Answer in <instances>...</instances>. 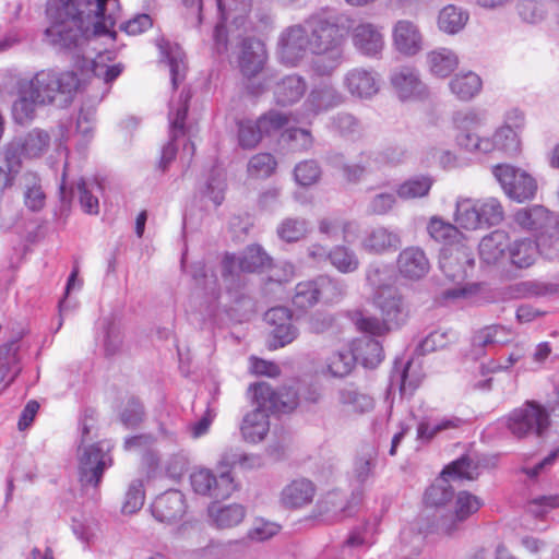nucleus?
<instances>
[{"instance_id":"nucleus-1","label":"nucleus","mask_w":559,"mask_h":559,"mask_svg":"<svg viewBox=\"0 0 559 559\" xmlns=\"http://www.w3.org/2000/svg\"><path fill=\"white\" fill-rule=\"evenodd\" d=\"M49 26L45 41L59 50H72L90 36L116 38L114 27L120 17L119 0H48Z\"/></svg>"},{"instance_id":"nucleus-2","label":"nucleus","mask_w":559,"mask_h":559,"mask_svg":"<svg viewBox=\"0 0 559 559\" xmlns=\"http://www.w3.org/2000/svg\"><path fill=\"white\" fill-rule=\"evenodd\" d=\"M342 34L335 21L313 14L302 24L286 28L280 38V56L283 62L296 64L307 51L320 56L314 70L320 75H329L343 60Z\"/></svg>"},{"instance_id":"nucleus-3","label":"nucleus","mask_w":559,"mask_h":559,"mask_svg":"<svg viewBox=\"0 0 559 559\" xmlns=\"http://www.w3.org/2000/svg\"><path fill=\"white\" fill-rule=\"evenodd\" d=\"M20 83L26 88L24 93H31L43 106L57 102L67 105L79 88L80 80L74 71L45 69Z\"/></svg>"},{"instance_id":"nucleus-4","label":"nucleus","mask_w":559,"mask_h":559,"mask_svg":"<svg viewBox=\"0 0 559 559\" xmlns=\"http://www.w3.org/2000/svg\"><path fill=\"white\" fill-rule=\"evenodd\" d=\"M90 429L87 425L82 427V440L78 450L79 477L83 488H92L97 492L104 472L112 465L110 451L112 444L109 441H99L85 445V436Z\"/></svg>"},{"instance_id":"nucleus-5","label":"nucleus","mask_w":559,"mask_h":559,"mask_svg":"<svg viewBox=\"0 0 559 559\" xmlns=\"http://www.w3.org/2000/svg\"><path fill=\"white\" fill-rule=\"evenodd\" d=\"M508 431L516 439L543 438L551 426L550 412L542 403L527 400L503 418Z\"/></svg>"},{"instance_id":"nucleus-6","label":"nucleus","mask_w":559,"mask_h":559,"mask_svg":"<svg viewBox=\"0 0 559 559\" xmlns=\"http://www.w3.org/2000/svg\"><path fill=\"white\" fill-rule=\"evenodd\" d=\"M479 475V465L468 456H462L448 465L441 478L425 492V502L430 507H442L453 498L450 480H474Z\"/></svg>"},{"instance_id":"nucleus-7","label":"nucleus","mask_w":559,"mask_h":559,"mask_svg":"<svg viewBox=\"0 0 559 559\" xmlns=\"http://www.w3.org/2000/svg\"><path fill=\"white\" fill-rule=\"evenodd\" d=\"M272 263L271 257L259 245L248 246L239 255L226 253L222 266L223 278L228 289L240 286V273L261 272Z\"/></svg>"},{"instance_id":"nucleus-8","label":"nucleus","mask_w":559,"mask_h":559,"mask_svg":"<svg viewBox=\"0 0 559 559\" xmlns=\"http://www.w3.org/2000/svg\"><path fill=\"white\" fill-rule=\"evenodd\" d=\"M455 143L467 153L489 154L491 143L489 136H481L480 128L484 119L474 111L459 112L454 118Z\"/></svg>"},{"instance_id":"nucleus-9","label":"nucleus","mask_w":559,"mask_h":559,"mask_svg":"<svg viewBox=\"0 0 559 559\" xmlns=\"http://www.w3.org/2000/svg\"><path fill=\"white\" fill-rule=\"evenodd\" d=\"M492 174L504 193L516 202L531 200L537 192L535 178L521 168L502 164L495 166Z\"/></svg>"},{"instance_id":"nucleus-10","label":"nucleus","mask_w":559,"mask_h":559,"mask_svg":"<svg viewBox=\"0 0 559 559\" xmlns=\"http://www.w3.org/2000/svg\"><path fill=\"white\" fill-rule=\"evenodd\" d=\"M483 506L484 501L479 497L466 490L459 491L454 499L453 511L438 516L436 531L447 535L457 532L463 523L476 514Z\"/></svg>"},{"instance_id":"nucleus-11","label":"nucleus","mask_w":559,"mask_h":559,"mask_svg":"<svg viewBox=\"0 0 559 559\" xmlns=\"http://www.w3.org/2000/svg\"><path fill=\"white\" fill-rule=\"evenodd\" d=\"M191 487L195 493L214 499H227L237 489L229 472H222L218 477L207 468L195 469L190 475Z\"/></svg>"},{"instance_id":"nucleus-12","label":"nucleus","mask_w":559,"mask_h":559,"mask_svg":"<svg viewBox=\"0 0 559 559\" xmlns=\"http://www.w3.org/2000/svg\"><path fill=\"white\" fill-rule=\"evenodd\" d=\"M473 264L472 250L462 243H447L440 251L439 267L452 282H463Z\"/></svg>"},{"instance_id":"nucleus-13","label":"nucleus","mask_w":559,"mask_h":559,"mask_svg":"<svg viewBox=\"0 0 559 559\" xmlns=\"http://www.w3.org/2000/svg\"><path fill=\"white\" fill-rule=\"evenodd\" d=\"M222 22L215 26L214 41L218 53L227 50V35L224 22L231 20L237 27L241 26L251 11L252 0H215Z\"/></svg>"},{"instance_id":"nucleus-14","label":"nucleus","mask_w":559,"mask_h":559,"mask_svg":"<svg viewBox=\"0 0 559 559\" xmlns=\"http://www.w3.org/2000/svg\"><path fill=\"white\" fill-rule=\"evenodd\" d=\"M373 304L382 318L393 328L399 329L408 317V309L396 287H385L373 293Z\"/></svg>"},{"instance_id":"nucleus-15","label":"nucleus","mask_w":559,"mask_h":559,"mask_svg":"<svg viewBox=\"0 0 559 559\" xmlns=\"http://www.w3.org/2000/svg\"><path fill=\"white\" fill-rule=\"evenodd\" d=\"M249 391L260 406H267L270 411L288 413L298 405L297 392L292 388L274 391L266 382H259L250 385Z\"/></svg>"},{"instance_id":"nucleus-16","label":"nucleus","mask_w":559,"mask_h":559,"mask_svg":"<svg viewBox=\"0 0 559 559\" xmlns=\"http://www.w3.org/2000/svg\"><path fill=\"white\" fill-rule=\"evenodd\" d=\"M390 82L401 100L421 99L427 96V87L414 68L401 67L393 70Z\"/></svg>"},{"instance_id":"nucleus-17","label":"nucleus","mask_w":559,"mask_h":559,"mask_svg":"<svg viewBox=\"0 0 559 559\" xmlns=\"http://www.w3.org/2000/svg\"><path fill=\"white\" fill-rule=\"evenodd\" d=\"M190 99V93L182 91L179 96V103L177 108H170L169 121H170V141L167 143L162 151L159 167L165 170L167 165L174 160L177 153V147L174 145V140L178 134L183 133L185 121L188 114V103Z\"/></svg>"},{"instance_id":"nucleus-18","label":"nucleus","mask_w":559,"mask_h":559,"mask_svg":"<svg viewBox=\"0 0 559 559\" xmlns=\"http://www.w3.org/2000/svg\"><path fill=\"white\" fill-rule=\"evenodd\" d=\"M344 86L350 95L368 99L380 90V76L373 70L354 68L344 76Z\"/></svg>"},{"instance_id":"nucleus-19","label":"nucleus","mask_w":559,"mask_h":559,"mask_svg":"<svg viewBox=\"0 0 559 559\" xmlns=\"http://www.w3.org/2000/svg\"><path fill=\"white\" fill-rule=\"evenodd\" d=\"M317 493L314 483L300 477L290 480L280 493V503L286 509H301L312 503Z\"/></svg>"},{"instance_id":"nucleus-20","label":"nucleus","mask_w":559,"mask_h":559,"mask_svg":"<svg viewBox=\"0 0 559 559\" xmlns=\"http://www.w3.org/2000/svg\"><path fill=\"white\" fill-rule=\"evenodd\" d=\"M336 406L346 415H362L373 409V397L354 384H346L336 391Z\"/></svg>"},{"instance_id":"nucleus-21","label":"nucleus","mask_w":559,"mask_h":559,"mask_svg":"<svg viewBox=\"0 0 559 559\" xmlns=\"http://www.w3.org/2000/svg\"><path fill=\"white\" fill-rule=\"evenodd\" d=\"M352 40L355 48L369 57L378 56L384 47V36L381 28L370 22H360L352 29Z\"/></svg>"},{"instance_id":"nucleus-22","label":"nucleus","mask_w":559,"mask_h":559,"mask_svg":"<svg viewBox=\"0 0 559 559\" xmlns=\"http://www.w3.org/2000/svg\"><path fill=\"white\" fill-rule=\"evenodd\" d=\"M396 264L403 277L414 281L425 277L430 270L425 251L416 246L404 248L397 255Z\"/></svg>"},{"instance_id":"nucleus-23","label":"nucleus","mask_w":559,"mask_h":559,"mask_svg":"<svg viewBox=\"0 0 559 559\" xmlns=\"http://www.w3.org/2000/svg\"><path fill=\"white\" fill-rule=\"evenodd\" d=\"M153 516L163 523H171L186 512L185 496L179 490H168L158 496L151 506Z\"/></svg>"},{"instance_id":"nucleus-24","label":"nucleus","mask_w":559,"mask_h":559,"mask_svg":"<svg viewBox=\"0 0 559 559\" xmlns=\"http://www.w3.org/2000/svg\"><path fill=\"white\" fill-rule=\"evenodd\" d=\"M392 37L395 49L404 56H415L423 49V35L412 21H397L393 26Z\"/></svg>"},{"instance_id":"nucleus-25","label":"nucleus","mask_w":559,"mask_h":559,"mask_svg":"<svg viewBox=\"0 0 559 559\" xmlns=\"http://www.w3.org/2000/svg\"><path fill=\"white\" fill-rule=\"evenodd\" d=\"M402 243L400 235L388 227L376 226L366 233L361 248L372 254L395 251Z\"/></svg>"},{"instance_id":"nucleus-26","label":"nucleus","mask_w":559,"mask_h":559,"mask_svg":"<svg viewBox=\"0 0 559 559\" xmlns=\"http://www.w3.org/2000/svg\"><path fill=\"white\" fill-rule=\"evenodd\" d=\"M345 102L343 94L332 85L322 84L312 88L305 102V109L319 115L341 106Z\"/></svg>"},{"instance_id":"nucleus-27","label":"nucleus","mask_w":559,"mask_h":559,"mask_svg":"<svg viewBox=\"0 0 559 559\" xmlns=\"http://www.w3.org/2000/svg\"><path fill=\"white\" fill-rule=\"evenodd\" d=\"M266 60V51L264 45L253 38H246L241 45V53L239 56V69L243 76L251 79L260 73Z\"/></svg>"},{"instance_id":"nucleus-28","label":"nucleus","mask_w":559,"mask_h":559,"mask_svg":"<svg viewBox=\"0 0 559 559\" xmlns=\"http://www.w3.org/2000/svg\"><path fill=\"white\" fill-rule=\"evenodd\" d=\"M307 91V83L300 75L282 78L273 87L274 100L280 106H290L299 102Z\"/></svg>"},{"instance_id":"nucleus-29","label":"nucleus","mask_w":559,"mask_h":559,"mask_svg":"<svg viewBox=\"0 0 559 559\" xmlns=\"http://www.w3.org/2000/svg\"><path fill=\"white\" fill-rule=\"evenodd\" d=\"M257 404L258 406L245 416L241 425L243 438L251 443L262 441L270 428L266 414L267 406H260L259 402Z\"/></svg>"},{"instance_id":"nucleus-30","label":"nucleus","mask_w":559,"mask_h":559,"mask_svg":"<svg viewBox=\"0 0 559 559\" xmlns=\"http://www.w3.org/2000/svg\"><path fill=\"white\" fill-rule=\"evenodd\" d=\"M509 236L504 230H495L485 236L478 246L479 258L487 264H496L509 251Z\"/></svg>"},{"instance_id":"nucleus-31","label":"nucleus","mask_w":559,"mask_h":559,"mask_svg":"<svg viewBox=\"0 0 559 559\" xmlns=\"http://www.w3.org/2000/svg\"><path fill=\"white\" fill-rule=\"evenodd\" d=\"M362 495L360 491L353 492L349 500H346L340 492H329L319 506L325 512H333L341 518L352 516L360 504Z\"/></svg>"},{"instance_id":"nucleus-32","label":"nucleus","mask_w":559,"mask_h":559,"mask_svg":"<svg viewBox=\"0 0 559 559\" xmlns=\"http://www.w3.org/2000/svg\"><path fill=\"white\" fill-rule=\"evenodd\" d=\"M451 92L461 100L474 98L483 87V81L473 71L460 72L449 82Z\"/></svg>"},{"instance_id":"nucleus-33","label":"nucleus","mask_w":559,"mask_h":559,"mask_svg":"<svg viewBox=\"0 0 559 559\" xmlns=\"http://www.w3.org/2000/svg\"><path fill=\"white\" fill-rule=\"evenodd\" d=\"M429 71L439 78L449 76L459 66L457 55L448 48H437L427 53Z\"/></svg>"},{"instance_id":"nucleus-34","label":"nucleus","mask_w":559,"mask_h":559,"mask_svg":"<svg viewBox=\"0 0 559 559\" xmlns=\"http://www.w3.org/2000/svg\"><path fill=\"white\" fill-rule=\"evenodd\" d=\"M209 515L216 527L229 528L242 522L246 509L237 503L224 507L213 503L209 508Z\"/></svg>"},{"instance_id":"nucleus-35","label":"nucleus","mask_w":559,"mask_h":559,"mask_svg":"<svg viewBox=\"0 0 559 559\" xmlns=\"http://www.w3.org/2000/svg\"><path fill=\"white\" fill-rule=\"evenodd\" d=\"M353 354L356 361H360L366 368L377 367L383 359V348L379 341L362 337L354 343Z\"/></svg>"},{"instance_id":"nucleus-36","label":"nucleus","mask_w":559,"mask_h":559,"mask_svg":"<svg viewBox=\"0 0 559 559\" xmlns=\"http://www.w3.org/2000/svg\"><path fill=\"white\" fill-rule=\"evenodd\" d=\"M26 88L19 82L17 98L12 105V116L16 123H29L36 115V109L43 106L31 93H24Z\"/></svg>"},{"instance_id":"nucleus-37","label":"nucleus","mask_w":559,"mask_h":559,"mask_svg":"<svg viewBox=\"0 0 559 559\" xmlns=\"http://www.w3.org/2000/svg\"><path fill=\"white\" fill-rule=\"evenodd\" d=\"M433 182V178L428 175L409 177L397 186L396 195L404 201L426 198Z\"/></svg>"},{"instance_id":"nucleus-38","label":"nucleus","mask_w":559,"mask_h":559,"mask_svg":"<svg viewBox=\"0 0 559 559\" xmlns=\"http://www.w3.org/2000/svg\"><path fill=\"white\" fill-rule=\"evenodd\" d=\"M50 135L45 130L35 128L19 139L23 157L33 159L41 157L50 146Z\"/></svg>"},{"instance_id":"nucleus-39","label":"nucleus","mask_w":559,"mask_h":559,"mask_svg":"<svg viewBox=\"0 0 559 559\" xmlns=\"http://www.w3.org/2000/svg\"><path fill=\"white\" fill-rule=\"evenodd\" d=\"M463 424L459 417L429 419L424 418L417 426V440L427 443L437 435L450 429H456Z\"/></svg>"},{"instance_id":"nucleus-40","label":"nucleus","mask_w":559,"mask_h":559,"mask_svg":"<svg viewBox=\"0 0 559 559\" xmlns=\"http://www.w3.org/2000/svg\"><path fill=\"white\" fill-rule=\"evenodd\" d=\"M538 254V246L531 238L515 240L509 247V258L513 265L520 269L531 266Z\"/></svg>"},{"instance_id":"nucleus-41","label":"nucleus","mask_w":559,"mask_h":559,"mask_svg":"<svg viewBox=\"0 0 559 559\" xmlns=\"http://www.w3.org/2000/svg\"><path fill=\"white\" fill-rule=\"evenodd\" d=\"M454 217L455 222L465 229L474 230L481 227L479 201L460 197L456 200Z\"/></svg>"},{"instance_id":"nucleus-42","label":"nucleus","mask_w":559,"mask_h":559,"mask_svg":"<svg viewBox=\"0 0 559 559\" xmlns=\"http://www.w3.org/2000/svg\"><path fill=\"white\" fill-rule=\"evenodd\" d=\"M549 221V211L542 205L524 207L514 214V222L521 228L528 230L542 229L548 225Z\"/></svg>"},{"instance_id":"nucleus-43","label":"nucleus","mask_w":559,"mask_h":559,"mask_svg":"<svg viewBox=\"0 0 559 559\" xmlns=\"http://www.w3.org/2000/svg\"><path fill=\"white\" fill-rule=\"evenodd\" d=\"M489 142L492 146L490 153L499 151L507 155H515L520 152V138L516 131L510 126L498 128L492 136H489Z\"/></svg>"},{"instance_id":"nucleus-44","label":"nucleus","mask_w":559,"mask_h":559,"mask_svg":"<svg viewBox=\"0 0 559 559\" xmlns=\"http://www.w3.org/2000/svg\"><path fill=\"white\" fill-rule=\"evenodd\" d=\"M467 21L468 13L453 4L444 7L438 15V26L440 31L447 34L459 33Z\"/></svg>"},{"instance_id":"nucleus-45","label":"nucleus","mask_w":559,"mask_h":559,"mask_svg":"<svg viewBox=\"0 0 559 559\" xmlns=\"http://www.w3.org/2000/svg\"><path fill=\"white\" fill-rule=\"evenodd\" d=\"M329 261L341 273H353L360 264L356 252L343 245L335 246L329 251Z\"/></svg>"},{"instance_id":"nucleus-46","label":"nucleus","mask_w":559,"mask_h":559,"mask_svg":"<svg viewBox=\"0 0 559 559\" xmlns=\"http://www.w3.org/2000/svg\"><path fill=\"white\" fill-rule=\"evenodd\" d=\"M24 179L25 205L33 212L41 210L45 205L46 194L41 189L40 179L35 173H26Z\"/></svg>"},{"instance_id":"nucleus-47","label":"nucleus","mask_w":559,"mask_h":559,"mask_svg":"<svg viewBox=\"0 0 559 559\" xmlns=\"http://www.w3.org/2000/svg\"><path fill=\"white\" fill-rule=\"evenodd\" d=\"M355 362L353 350H337L326 359V370L333 377L343 378L350 373Z\"/></svg>"},{"instance_id":"nucleus-48","label":"nucleus","mask_w":559,"mask_h":559,"mask_svg":"<svg viewBox=\"0 0 559 559\" xmlns=\"http://www.w3.org/2000/svg\"><path fill=\"white\" fill-rule=\"evenodd\" d=\"M320 301L317 280L300 282L295 287L293 304L295 307L306 310Z\"/></svg>"},{"instance_id":"nucleus-49","label":"nucleus","mask_w":559,"mask_h":559,"mask_svg":"<svg viewBox=\"0 0 559 559\" xmlns=\"http://www.w3.org/2000/svg\"><path fill=\"white\" fill-rule=\"evenodd\" d=\"M353 321L359 331L373 336H382L394 330L383 318L379 319L362 312L355 313Z\"/></svg>"},{"instance_id":"nucleus-50","label":"nucleus","mask_w":559,"mask_h":559,"mask_svg":"<svg viewBox=\"0 0 559 559\" xmlns=\"http://www.w3.org/2000/svg\"><path fill=\"white\" fill-rule=\"evenodd\" d=\"M308 233V223L302 218H285L277 227L278 237L286 242H295Z\"/></svg>"},{"instance_id":"nucleus-51","label":"nucleus","mask_w":559,"mask_h":559,"mask_svg":"<svg viewBox=\"0 0 559 559\" xmlns=\"http://www.w3.org/2000/svg\"><path fill=\"white\" fill-rule=\"evenodd\" d=\"M428 234L437 241L447 243H454L461 234L456 226L444 222L439 217H432L427 226Z\"/></svg>"},{"instance_id":"nucleus-52","label":"nucleus","mask_w":559,"mask_h":559,"mask_svg":"<svg viewBox=\"0 0 559 559\" xmlns=\"http://www.w3.org/2000/svg\"><path fill=\"white\" fill-rule=\"evenodd\" d=\"M366 280L374 292L382 290L385 287H394L392 285V271L385 264H370L366 271Z\"/></svg>"},{"instance_id":"nucleus-53","label":"nucleus","mask_w":559,"mask_h":559,"mask_svg":"<svg viewBox=\"0 0 559 559\" xmlns=\"http://www.w3.org/2000/svg\"><path fill=\"white\" fill-rule=\"evenodd\" d=\"M316 280L320 301L333 302L338 300L345 294V285L337 280L324 275L318 276Z\"/></svg>"},{"instance_id":"nucleus-54","label":"nucleus","mask_w":559,"mask_h":559,"mask_svg":"<svg viewBox=\"0 0 559 559\" xmlns=\"http://www.w3.org/2000/svg\"><path fill=\"white\" fill-rule=\"evenodd\" d=\"M421 378L414 374L412 362L408 361L401 371H394L391 376V385H399L402 395L412 394L419 385Z\"/></svg>"},{"instance_id":"nucleus-55","label":"nucleus","mask_w":559,"mask_h":559,"mask_svg":"<svg viewBox=\"0 0 559 559\" xmlns=\"http://www.w3.org/2000/svg\"><path fill=\"white\" fill-rule=\"evenodd\" d=\"M479 214L481 226L498 225L503 219L502 205L493 198L479 201Z\"/></svg>"},{"instance_id":"nucleus-56","label":"nucleus","mask_w":559,"mask_h":559,"mask_svg":"<svg viewBox=\"0 0 559 559\" xmlns=\"http://www.w3.org/2000/svg\"><path fill=\"white\" fill-rule=\"evenodd\" d=\"M453 336V333L447 331H433L418 344L416 352L419 355H426L442 349L451 342Z\"/></svg>"},{"instance_id":"nucleus-57","label":"nucleus","mask_w":559,"mask_h":559,"mask_svg":"<svg viewBox=\"0 0 559 559\" xmlns=\"http://www.w3.org/2000/svg\"><path fill=\"white\" fill-rule=\"evenodd\" d=\"M22 156H23V148L21 147L20 143L16 141H12L4 147L3 151V158H4V165H5V173L10 174L12 176V179L15 180L17 175L21 171L22 168Z\"/></svg>"},{"instance_id":"nucleus-58","label":"nucleus","mask_w":559,"mask_h":559,"mask_svg":"<svg viewBox=\"0 0 559 559\" xmlns=\"http://www.w3.org/2000/svg\"><path fill=\"white\" fill-rule=\"evenodd\" d=\"M145 499V492L142 480H133L126 493V499L122 506V512L126 514H132L139 511Z\"/></svg>"},{"instance_id":"nucleus-59","label":"nucleus","mask_w":559,"mask_h":559,"mask_svg":"<svg viewBox=\"0 0 559 559\" xmlns=\"http://www.w3.org/2000/svg\"><path fill=\"white\" fill-rule=\"evenodd\" d=\"M191 275L197 285L201 286L206 294L217 298V280L214 274H207L205 265L197 262L191 266Z\"/></svg>"},{"instance_id":"nucleus-60","label":"nucleus","mask_w":559,"mask_h":559,"mask_svg":"<svg viewBox=\"0 0 559 559\" xmlns=\"http://www.w3.org/2000/svg\"><path fill=\"white\" fill-rule=\"evenodd\" d=\"M294 175L297 183L300 186H310L319 180L321 170L317 162L305 160L296 165Z\"/></svg>"},{"instance_id":"nucleus-61","label":"nucleus","mask_w":559,"mask_h":559,"mask_svg":"<svg viewBox=\"0 0 559 559\" xmlns=\"http://www.w3.org/2000/svg\"><path fill=\"white\" fill-rule=\"evenodd\" d=\"M275 167V158L269 153H261L251 157L248 171L255 177H269L273 174Z\"/></svg>"},{"instance_id":"nucleus-62","label":"nucleus","mask_w":559,"mask_h":559,"mask_svg":"<svg viewBox=\"0 0 559 559\" xmlns=\"http://www.w3.org/2000/svg\"><path fill=\"white\" fill-rule=\"evenodd\" d=\"M374 460L376 453L372 449H367L355 460L353 474L358 483L362 484L369 478L374 466Z\"/></svg>"},{"instance_id":"nucleus-63","label":"nucleus","mask_w":559,"mask_h":559,"mask_svg":"<svg viewBox=\"0 0 559 559\" xmlns=\"http://www.w3.org/2000/svg\"><path fill=\"white\" fill-rule=\"evenodd\" d=\"M557 508H559V492L536 497L527 506L528 512L536 518H542Z\"/></svg>"},{"instance_id":"nucleus-64","label":"nucleus","mask_w":559,"mask_h":559,"mask_svg":"<svg viewBox=\"0 0 559 559\" xmlns=\"http://www.w3.org/2000/svg\"><path fill=\"white\" fill-rule=\"evenodd\" d=\"M520 17L530 24H536L545 19L546 12L542 3L535 0H524L518 4Z\"/></svg>"}]
</instances>
